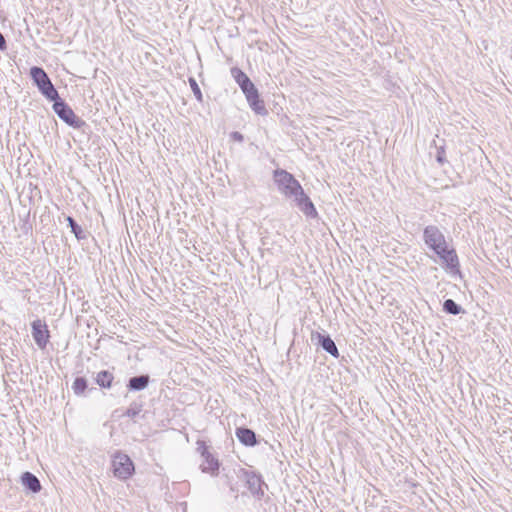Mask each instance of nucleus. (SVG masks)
<instances>
[{"instance_id": "obj_22", "label": "nucleus", "mask_w": 512, "mask_h": 512, "mask_svg": "<svg viewBox=\"0 0 512 512\" xmlns=\"http://www.w3.org/2000/svg\"><path fill=\"white\" fill-rule=\"evenodd\" d=\"M141 411H142V405L141 404L132 403L129 406V408L126 410L124 415L129 417V418H135L136 416H138L140 414Z\"/></svg>"}, {"instance_id": "obj_12", "label": "nucleus", "mask_w": 512, "mask_h": 512, "mask_svg": "<svg viewBox=\"0 0 512 512\" xmlns=\"http://www.w3.org/2000/svg\"><path fill=\"white\" fill-rule=\"evenodd\" d=\"M21 483L32 493H38L42 488L39 479L29 471H26L21 475Z\"/></svg>"}, {"instance_id": "obj_23", "label": "nucleus", "mask_w": 512, "mask_h": 512, "mask_svg": "<svg viewBox=\"0 0 512 512\" xmlns=\"http://www.w3.org/2000/svg\"><path fill=\"white\" fill-rule=\"evenodd\" d=\"M231 138L237 142H243V140H244V136L240 132H237V131L231 133Z\"/></svg>"}, {"instance_id": "obj_8", "label": "nucleus", "mask_w": 512, "mask_h": 512, "mask_svg": "<svg viewBox=\"0 0 512 512\" xmlns=\"http://www.w3.org/2000/svg\"><path fill=\"white\" fill-rule=\"evenodd\" d=\"M31 327L32 337L36 345L40 349L46 348L50 338V332L48 330L46 323L41 321L40 319H37L31 323Z\"/></svg>"}, {"instance_id": "obj_10", "label": "nucleus", "mask_w": 512, "mask_h": 512, "mask_svg": "<svg viewBox=\"0 0 512 512\" xmlns=\"http://www.w3.org/2000/svg\"><path fill=\"white\" fill-rule=\"evenodd\" d=\"M246 485L251 494L258 499L264 496V489L266 484L262 480L261 475L256 474L254 472H246Z\"/></svg>"}, {"instance_id": "obj_14", "label": "nucleus", "mask_w": 512, "mask_h": 512, "mask_svg": "<svg viewBox=\"0 0 512 512\" xmlns=\"http://www.w3.org/2000/svg\"><path fill=\"white\" fill-rule=\"evenodd\" d=\"M230 73L241 90L253 83L247 74L238 67H232Z\"/></svg>"}, {"instance_id": "obj_18", "label": "nucleus", "mask_w": 512, "mask_h": 512, "mask_svg": "<svg viewBox=\"0 0 512 512\" xmlns=\"http://www.w3.org/2000/svg\"><path fill=\"white\" fill-rule=\"evenodd\" d=\"M443 311L450 315H459L465 312L462 306L457 304L453 299H446L443 302Z\"/></svg>"}, {"instance_id": "obj_6", "label": "nucleus", "mask_w": 512, "mask_h": 512, "mask_svg": "<svg viewBox=\"0 0 512 512\" xmlns=\"http://www.w3.org/2000/svg\"><path fill=\"white\" fill-rule=\"evenodd\" d=\"M293 201L296 206L300 209V211L309 218H316L318 216V212L309 198V196L304 192L302 186H300L292 195Z\"/></svg>"}, {"instance_id": "obj_25", "label": "nucleus", "mask_w": 512, "mask_h": 512, "mask_svg": "<svg viewBox=\"0 0 512 512\" xmlns=\"http://www.w3.org/2000/svg\"><path fill=\"white\" fill-rule=\"evenodd\" d=\"M7 48L6 40L3 36V34L0 32V50L4 51Z\"/></svg>"}, {"instance_id": "obj_21", "label": "nucleus", "mask_w": 512, "mask_h": 512, "mask_svg": "<svg viewBox=\"0 0 512 512\" xmlns=\"http://www.w3.org/2000/svg\"><path fill=\"white\" fill-rule=\"evenodd\" d=\"M189 85L191 87V90L195 96V98L199 101V102H202L203 101V95H202V92H201V89L197 83V81L193 78V77H190L189 78Z\"/></svg>"}, {"instance_id": "obj_2", "label": "nucleus", "mask_w": 512, "mask_h": 512, "mask_svg": "<svg viewBox=\"0 0 512 512\" xmlns=\"http://www.w3.org/2000/svg\"><path fill=\"white\" fill-rule=\"evenodd\" d=\"M273 179L279 192L287 198H292L294 192L301 186L299 181L284 169L274 170Z\"/></svg>"}, {"instance_id": "obj_7", "label": "nucleus", "mask_w": 512, "mask_h": 512, "mask_svg": "<svg viewBox=\"0 0 512 512\" xmlns=\"http://www.w3.org/2000/svg\"><path fill=\"white\" fill-rule=\"evenodd\" d=\"M198 451L200 452L201 456L203 457V462L200 465V468L202 472L209 473L212 476H215L218 474L220 463L217 458H215L208 450V447L205 445L204 442L198 441Z\"/></svg>"}, {"instance_id": "obj_19", "label": "nucleus", "mask_w": 512, "mask_h": 512, "mask_svg": "<svg viewBox=\"0 0 512 512\" xmlns=\"http://www.w3.org/2000/svg\"><path fill=\"white\" fill-rule=\"evenodd\" d=\"M66 221L71 229V232L75 235V237L78 240L85 238L82 227L74 220V218H72L71 216H67Z\"/></svg>"}, {"instance_id": "obj_3", "label": "nucleus", "mask_w": 512, "mask_h": 512, "mask_svg": "<svg viewBox=\"0 0 512 512\" xmlns=\"http://www.w3.org/2000/svg\"><path fill=\"white\" fill-rule=\"evenodd\" d=\"M52 108L55 114L70 127L80 129L85 125V121L76 116L72 108L62 98L56 100Z\"/></svg>"}, {"instance_id": "obj_20", "label": "nucleus", "mask_w": 512, "mask_h": 512, "mask_svg": "<svg viewBox=\"0 0 512 512\" xmlns=\"http://www.w3.org/2000/svg\"><path fill=\"white\" fill-rule=\"evenodd\" d=\"M88 387V382L86 380V378L84 377H76L73 384H72V390L74 392V394L80 396L82 395L85 390L87 389Z\"/></svg>"}, {"instance_id": "obj_1", "label": "nucleus", "mask_w": 512, "mask_h": 512, "mask_svg": "<svg viewBox=\"0 0 512 512\" xmlns=\"http://www.w3.org/2000/svg\"><path fill=\"white\" fill-rule=\"evenodd\" d=\"M423 241L451 271L459 272V259L455 249L448 247L446 238L435 225H428L423 230Z\"/></svg>"}, {"instance_id": "obj_4", "label": "nucleus", "mask_w": 512, "mask_h": 512, "mask_svg": "<svg viewBox=\"0 0 512 512\" xmlns=\"http://www.w3.org/2000/svg\"><path fill=\"white\" fill-rule=\"evenodd\" d=\"M112 469L114 476L120 480H127L135 471L131 458L120 451L113 456Z\"/></svg>"}, {"instance_id": "obj_17", "label": "nucleus", "mask_w": 512, "mask_h": 512, "mask_svg": "<svg viewBox=\"0 0 512 512\" xmlns=\"http://www.w3.org/2000/svg\"><path fill=\"white\" fill-rule=\"evenodd\" d=\"M114 380V375L108 370L99 371L96 374L95 381L96 383L104 389H109L112 386Z\"/></svg>"}, {"instance_id": "obj_13", "label": "nucleus", "mask_w": 512, "mask_h": 512, "mask_svg": "<svg viewBox=\"0 0 512 512\" xmlns=\"http://www.w3.org/2000/svg\"><path fill=\"white\" fill-rule=\"evenodd\" d=\"M150 376L148 374H142L129 378L127 382V389L129 391H142L149 385Z\"/></svg>"}, {"instance_id": "obj_11", "label": "nucleus", "mask_w": 512, "mask_h": 512, "mask_svg": "<svg viewBox=\"0 0 512 512\" xmlns=\"http://www.w3.org/2000/svg\"><path fill=\"white\" fill-rule=\"evenodd\" d=\"M235 435L239 442L247 447H254L258 444L255 432L247 427L236 428Z\"/></svg>"}, {"instance_id": "obj_15", "label": "nucleus", "mask_w": 512, "mask_h": 512, "mask_svg": "<svg viewBox=\"0 0 512 512\" xmlns=\"http://www.w3.org/2000/svg\"><path fill=\"white\" fill-rule=\"evenodd\" d=\"M38 90L47 100L52 101L53 103L61 98L51 80H48L45 84L41 85Z\"/></svg>"}, {"instance_id": "obj_9", "label": "nucleus", "mask_w": 512, "mask_h": 512, "mask_svg": "<svg viewBox=\"0 0 512 512\" xmlns=\"http://www.w3.org/2000/svg\"><path fill=\"white\" fill-rule=\"evenodd\" d=\"M311 340L316 341L317 345H319L325 352H327L334 358L339 357L338 348L329 334L321 332H312Z\"/></svg>"}, {"instance_id": "obj_16", "label": "nucleus", "mask_w": 512, "mask_h": 512, "mask_svg": "<svg viewBox=\"0 0 512 512\" xmlns=\"http://www.w3.org/2000/svg\"><path fill=\"white\" fill-rule=\"evenodd\" d=\"M30 76L37 88L41 87V85L50 80L44 69L38 66H33L30 69Z\"/></svg>"}, {"instance_id": "obj_5", "label": "nucleus", "mask_w": 512, "mask_h": 512, "mask_svg": "<svg viewBox=\"0 0 512 512\" xmlns=\"http://www.w3.org/2000/svg\"><path fill=\"white\" fill-rule=\"evenodd\" d=\"M245 95L246 101L251 110L257 115L265 116L268 110L265 107L264 101L260 98V94L254 83L241 90Z\"/></svg>"}, {"instance_id": "obj_24", "label": "nucleus", "mask_w": 512, "mask_h": 512, "mask_svg": "<svg viewBox=\"0 0 512 512\" xmlns=\"http://www.w3.org/2000/svg\"><path fill=\"white\" fill-rule=\"evenodd\" d=\"M436 160L443 164L445 162V158H444V150L443 148H441L440 150H438L437 152V156H436Z\"/></svg>"}]
</instances>
